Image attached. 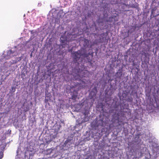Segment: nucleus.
I'll list each match as a JSON object with an SVG mask.
<instances>
[{
	"mask_svg": "<svg viewBox=\"0 0 159 159\" xmlns=\"http://www.w3.org/2000/svg\"><path fill=\"white\" fill-rule=\"evenodd\" d=\"M63 38L62 37H61L60 39V41L62 43V47L65 48L64 45L65 44H66L67 41L66 40H65V39H62Z\"/></svg>",
	"mask_w": 159,
	"mask_h": 159,
	"instance_id": "nucleus-3",
	"label": "nucleus"
},
{
	"mask_svg": "<svg viewBox=\"0 0 159 159\" xmlns=\"http://www.w3.org/2000/svg\"><path fill=\"white\" fill-rule=\"evenodd\" d=\"M132 99H131V101H130V102H132Z\"/></svg>",
	"mask_w": 159,
	"mask_h": 159,
	"instance_id": "nucleus-13",
	"label": "nucleus"
},
{
	"mask_svg": "<svg viewBox=\"0 0 159 159\" xmlns=\"http://www.w3.org/2000/svg\"><path fill=\"white\" fill-rule=\"evenodd\" d=\"M84 42L87 44H88L89 43V40H88L87 39H85Z\"/></svg>",
	"mask_w": 159,
	"mask_h": 159,
	"instance_id": "nucleus-6",
	"label": "nucleus"
},
{
	"mask_svg": "<svg viewBox=\"0 0 159 159\" xmlns=\"http://www.w3.org/2000/svg\"><path fill=\"white\" fill-rule=\"evenodd\" d=\"M122 73L121 72H117L116 75V76L117 78H120L122 76Z\"/></svg>",
	"mask_w": 159,
	"mask_h": 159,
	"instance_id": "nucleus-4",
	"label": "nucleus"
},
{
	"mask_svg": "<svg viewBox=\"0 0 159 159\" xmlns=\"http://www.w3.org/2000/svg\"><path fill=\"white\" fill-rule=\"evenodd\" d=\"M84 115L85 116H86V113H84Z\"/></svg>",
	"mask_w": 159,
	"mask_h": 159,
	"instance_id": "nucleus-10",
	"label": "nucleus"
},
{
	"mask_svg": "<svg viewBox=\"0 0 159 159\" xmlns=\"http://www.w3.org/2000/svg\"><path fill=\"white\" fill-rule=\"evenodd\" d=\"M77 74H75L73 75L74 78L76 80L80 81V82L77 84V85H80L81 84H85V81H84V79H82L83 77H85V73H87V71L85 70H82L80 69H77Z\"/></svg>",
	"mask_w": 159,
	"mask_h": 159,
	"instance_id": "nucleus-1",
	"label": "nucleus"
},
{
	"mask_svg": "<svg viewBox=\"0 0 159 159\" xmlns=\"http://www.w3.org/2000/svg\"><path fill=\"white\" fill-rule=\"evenodd\" d=\"M115 17L116 16H112L109 17L108 20H107V21L111 22L113 21V19H114Z\"/></svg>",
	"mask_w": 159,
	"mask_h": 159,
	"instance_id": "nucleus-5",
	"label": "nucleus"
},
{
	"mask_svg": "<svg viewBox=\"0 0 159 159\" xmlns=\"http://www.w3.org/2000/svg\"><path fill=\"white\" fill-rule=\"evenodd\" d=\"M94 89L95 90H96V89L95 87V88H94Z\"/></svg>",
	"mask_w": 159,
	"mask_h": 159,
	"instance_id": "nucleus-12",
	"label": "nucleus"
},
{
	"mask_svg": "<svg viewBox=\"0 0 159 159\" xmlns=\"http://www.w3.org/2000/svg\"><path fill=\"white\" fill-rule=\"evenodd\" d=\"M12 90L13 91V92H14L15 91L16 89L15 88L13 87H11Z\"/></svg>",
	"mask_w": 159,
	"mask_h": 159,
	"instance_id": "nucleus-9",
	"label": "nucleus"
},
{
	"mask_svg": "<svg viewBox=\"0 0 159 159\" xmlns=\"http://www.w3.org/2000/svg\"><path fill=\"white\" fill-rule=\"evenodd\" d=\"M90 54L89 53H84L82 54L81 51L79 50L73 53V61L75 63L79 64L78 61L79 60L81 56H83L84 57H87Z\"/></svg>",
	"mask_w": 159,
	"mask_h": 159,
	"instance_id": "nucleus-2",
	"label": "nucleus"
},
{
	"mask_svg": "<svg viewBox=\"0 0 159 159\" xmlns=\"http://www.w3.org/2000/svg\"><path fill=\"white\" fill-rule=\"evenodd\" d=\"M12 53H13V52H12L11 50H10V51H8V54H9V55H11V54Z\"/></svg>",
	"mask_w": 159,
	"mask_h": 159,
	"instance_id": "nucleus-7",
	"label": "nucleus"
},
{
	"mask_svg": "<svg viewBox=\"0 0 159 159\" xmlns=\"http://www.w3.org/2000/svg\"><path fill=\"white\" fill-rule=\"evenodd\" d=\"M88 120H88V118H87V120H85V121H88Z\"/></svg>",
	"mask_w": 159,
	"mask_h": 159,
	"instance_id": "nucleus-11",
	"label": "nucleus"
},
{
	"mask_svg": "<svg viewBox=\"0 0 159 159\" xmlns=\"http://www.w3.org/2000/svg\"><path fill=\"white\" fill-rule=\"evenodd\" d=\"M30 56H31V57L32 56V54H31Z\"/></svg>",
	"mask_w": 159,
	"mask_h": 159,
	"instance_id": "nucleus-14",
	"label": "nucleus"
},
{
	"mask_svg": "<svg viewBox=\"0 0 159 159\" xmlns=\"http://www.w3.org/2000/svg\"><path fill=\"white\" fill-rule=\"evenodd\" d=\"M77 97V95H73L72 96V98L73 99H75Z\"/></svg>",
	"mask_w": 159,
	"mask_h": 159,
	"instance_id": "nucleus-8",
	"label": "nucleus"
}]
</instances>
